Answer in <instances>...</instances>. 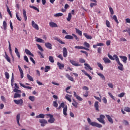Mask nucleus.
Segmentation results:
<instances>
[{"mask_svg":"<svg viewBox=\"0 0 130 130\" xmlns=\"http://www.w3.org/2000/svg\"><path fill=\"white\" fill-rule=\"evenodd\" d=\"M108 56L110 59H111V60H116L117 63L119 66H118V69L119 71H123V65L120 62V61H119V58H118V56H117L116 54H114L113 56H112V55L108 54Z\"/></svg>","mask_w":130,"mask_h":130,"instance_id":"nucleus-1","label":"nucleus"},{"mask_svg":"<svg viewBox=\"0 0 130 130\" xmlns=\"http://www.w3.org/2000/svg\"><path fill=\"white\" fill-rule=\"evenodd\" d=\"M87 121L90 125H92V126H96V127L101 128L102 127V125L101 124H99L96 122H91V119L90 118H87Z\"/></svg>","mask_w":130,"mask_h":130,"instance_id":"nucleus-2","label":"nucleus"},{"mask_svg":"<svg viewBox=\"0 0 130 130\" xmlns=\"http://www.w3.org/2000/svg\"><path fill=\"white\" fill-rule=\"evenodd\" d=\"M104 119H105V116H104V115H101L100 116V118H97V120L101 122V123H103V124H105V121H104Z\"/></svg>","mask_w":130,"mask_h":130,"instance_id":"nucleus-3","label":"nucleus"},{"mask_svg":"<svg viewBox=\"0 0 130 130\" xmlns=\"http://www.w3.org/2000/svg\"><path fill=\"white\" fill-rule=\"evenodd\" d=\"M39 122L41 123V126H45V124H47V121L44 119H40Z\"/></svg>","mask_w":130,"mask_h":130,"instance_id":"nucleus-4","label":"nucleus"},{"mask_svg":"<svg viewBox=\"0 0 130 130\" xmlns=\"http://www.w3.org/2000/svg\"><path fill=\"white\" fill-rule=\"evenodd\" d=\"M14 102L15 104L19 105L20 104V105H23V100L20 99V100H14Z\"/></svg>","mask_w":130,"mask_h":130,"instance_id":"nucleus-5","label":"nucleus"},{"mask_svg":"<svg viewBox=\"0 0 130 130\" xmlns=\"http://www.w3.org/2000/svg\"><path fill=\"white\" fill-rule=\"evenodd\" d=\"M31 26L36 30H39V26H38V24H36L33 20L31 22Z\"/></svg>","mask_w":130,"mask_h":130,"instance_id":"nucleus-6","label":"nucleus"},{"mask_svg":"<svg viewBox=\"0 0 130 130\" xmlns=\"http://www.w3.org/2000/svg\"><path fill=\"white\" fill-rule=\"evenodd\" d=\"M70 62L73 66H74L75 67H80L81 64L79 63V62H77V61L74 60H70Z\"/></svg>","mask_w":130,"mask_h":130,"instance_id":"nucleus-7","label":"nucleus"},{"mask_svg":"<svg viewBox=\"0 0 130 130\" xmlns=\"http://www.w3.org/2000/svg\"><path fill=\"white\" fill-rule=\"evenodd\" d=\"M63 57L68 56V50L66 47L63 48Z\"/></svg>","mask_w":130,"mask_h":130,"instance_id":"nucleus-8","label":"nucleus"},{"mask_svg":"<svg viewBox=\"0 0 130 130\" xmlns=\"http://www.w3.org/2000/svg\"><path fill=\"white\" fill-rule=\"evenodd\" d=\"M49 26L51 28H57V24L53 22H49Z\"/></svg>","mask_w":130,"mask_h":130,"instance_id":"nucleus-9","label":"nucleus"},{"mask_svg":"<svg viewBox=\"0 0 130 130\" xmlns=\"http://www.w3.org/2000/svg\"><path fill=\"white\" fill-rule=\"evenodd\" d=\"M74 95L75 97H76V99L78 100L79 101H83V99L81 98V96L77 95V93H76V91H74Z\"/></svg>","mask_w":130,"mask_h":130,"instance_id":"nucleus-10","label":"nucleus"},{"mask_svg":"<svg viewBox=\"0 0 130 130\" xmlns=\"http://www.w3.org/2000/svg\"><path fill=\"white\" fill-rule=\"evenodd\" d=\"M20 117H21V114H18L16 116V120H17V124L19 126H21V124H20Z\"/></svg>","mask_w":130,"mask_h":130,"instance_id":"nucleus-11","label":"nucleus"},{"mask_svg":"<svg viewBox=\"0 0 130 130\" xmlns=\"http://www.w3.org/2000/svg\"><path fill=\"white\" fill-rule=\"evenodd\" d=\"M106 117H107L108 121L110 122V123H113V119H112V118H111V117L110 115H106Z\"/></svg>","mask_w":130,"mask_h":130,"instance_id":"nucleus-12","label":"nucleus"},{"mask_svg":"<svg viewBox=\"0 0 130 130\" xmlns=\"http://www.w3.org/2000/svg\"><path fill=\"white\" fill-rule=\"evenodd\" d=\"M120 58L123 59L122 61L124 63H126V60H127V57L125 56H119Z\"/></svg>","mask_w":130,"mask_h":130,"instance_id":"nucleus-13","label":"nucleus"},{"mask_svg":"<svg viewBox=\"0 0 130 130\" xmlns=\"http://www.w3.org/2000/svg\"><path fill=\"white\" fill-rule=\"evenodd\" d=\"M94 107L96 111H99V102L97 101L94 102Z\"/></svg>","mask_w":130,"mask_h":130,"instance_id":"nucleus-14","label":"nucleus"},{"mask_svg":"<svg viewBox=\"0 0 130 130\" xmlns=\"http://www.w3.org/2000/svg\"><path fill=\"white\" fill-rule=\"evenodd\" d=\"M45 45L47 48H48V49H52V45L50 43H46Z\"/></svg>","mask_w":130,"mask_h":130,"instance_id":"nucleus-15","label":"nucleus"},{"mask_svg":"<svg viewBox=\"0 0 130 130\" xmlns=\"http://www.w3.org/2000/svg\"><path fill=\"white\" fill-rule=\"evenodd\" d=\"M103 59L105 63H110L111 62V61L107 57H104Z\"/></svg>","mask_w":130,"mask_h":130,"instance_id":"nucleus-16","label":"nucleus"},{"mask_svg":"<svg viewBox=\"0 0 130 130\" xmlns=\"http://www.w3.org/2000/svg\"><path fill=\"white\" fill-rule=\"evenodd\" d=\"M66 78L68 79V80H70V81H71V82H74V78L72 77L69 74H67L66 75Z\"/></svg>","mask_w":130,"mask_h":130,"instance_id":"nucleus-17","label":"nucleus"},{"mask_svg":"<svg viewBox=\"0 0 130 130\" xmlns=\"http://www.w3.org/2000/svg\"><path fill=\"white\" fill-rule=\"evenodd\" d=\"M25 52L26 54H28V55H31V56H34V55L32 53H31L30 50H28V49H25Z\"/></svg>","mask_w":130,"mask_h":130,"instance_id":"nucleus-18","label":"nucleus"},{"mask_svg":"<svg viewBox=\"0 0 130 130\" xmlns=\"http://www.w3.org/2000/svg\"><path fill=\"white\" fill-rule=\"evenodd\" d=\"M81 72L82 73H84V75H85V76H87L89 80H91L92 79V77L91 76H90V75H89V74L87 73V72L85 71V70H81Z\"/></svg>","mask_w":130,"mask_h":130,"instance_id":"nucleus-19","label":"nucleus"},{"mask_svg":"<svg viewBox=\"0 0 130 130\" xmlns=\"http://www.w3.org/2000/svg\"><path fill=\"white\" fill-rule=\"evenodd\" d=\"M57 65L59 67V70H62L64 68V65L63 64L60 63L59 62L57 63Z\"/></svg>","mask_w":130,"mask_h":130,"instance_id":"nucleus-20","label":"nucleus"},{"mask_svg":"<svg viewBox=\"0 0 130 130\" xmlns=\"http://www.w3.org/2000/svg\"><path fill=\"white\" fill-rule=\"evenodd\" d=\"M67 111H68V106H66L63 109V114L65 115V116H67V115H68Z\"/></svg>","mask_w":130,"mask_h":130,"instance_id":"nucleus-21","label":"nucleus"},{"mask_svg":"<svg viewBox=\"0 0 130 130\" xmlns=\"http://www.w3.org/2000/svg\"><path fill=\"white\" fill-rule=\"evenodd\" d=\"M15 52L17 56H18V57L20 58V57H21V55H20V53H19V50H18V48H15Z\"/></svg>","mask_w":130,"mask_h":130,"instance_id":"nucleus-22","label":"nucleus"},{"mask_svg":"<svg viewBox=\"0 0 130 130\" xmlns=\"http://www.w3.org/2000/svg\"><path fill=\"white\" fill-rule=\"evenodd\" d=\"M5 57L6 59L7 60V61H8V62H11V58H10V57H9V55L7 54V52H5Z\"/></svg>","mask_w":130,"mask_h":130,"instance_id":"nucleus-23","label":"nucleus"},{"mask_svg":"<svg viewBox=\"0 0 130 130\" xmlns=\"http://www.w3.org/2000/svg\"><path fill=\"white\" fill-rule=\"evenodd\" d=\"M19 84L21 86V87H23V88H25V89H29V90H31V89H32L31 87L26 86L25 85L23 84L22 83H19Z\"/></svg>","mask_w":130,"mask_h":130,"instance_id":"nucleus-24","label":"nucleus"},{"mask_svg":"<svg viewBox=\"0 0 130 130\" xmlns=\"http://www.w3.org/2000/svg\"><path fill=\"white\" fill-rule=\"evenodd\" d=\"M23 15L25 21H27V14H26V10L25 9H23Z\"/></svg>","mask_w":130,"mask_h":130,"instance_id":"nucleus-25","label":"nucleus"},{"mask_svg":"<svg viewBox=\"0 0 130 130\" xmlns=\"http://www.w3.org/2000/svg\"><path fill=\"white\" fill-rule=\"evenodd\" d=\"M75 30H76V32L77 33V34H78L80 36H82V35H83V33L82 31L79 30L78 28H76Z\"/></svg>","mask_w":130,"mask_h":130,"instance_id":"nucleus-26","label":"nucleus"},{"mask_svg":"<svg viewBox=\"0 0 130 130\" xmlns=\"http://www.w3.org/2000/svg\"><path fill=\"white\" fill-rule=\"evenodd\" d=\"M83 35L84 36H85V37H86L87 39H90V40L92 39V36L88 35L87 33L83 34Z\"/></svg>","mask_w":130,"mask_h":130,"instance_id":"nucleus-27","label":"nucleus"},{"mask_svg":"<svg viewBox=\"0 0 130 130\" xmlns=\"http://www.w3.org/2000/svg\"><path fill=\"white\" fill-rule=\"evenodd\" d=\"M36 118H44L45 115L43 114H40L36 116Z\"/></svg>","mask_w":130,"mask_h":130,"instance_id":"nucleus-28","label":"nucleus"},{"mask_svg":"<svg viewBox=\"0 0 130 130\" xmlns=\"http://www.w3.org/2000/svg\"><path fill=\"white\" fill-rule=\"evenodd\" d=\"M27 78L31 82H33L34 81V79H33V77H32V76H30V75L29 74L27 75Z\"/></svg>","mask_w":130,"mask_h":130,"instance_id":"nucleus-29","label":"nucleus"},{"mask_svg":"<svg viewBox=\"0 0 130 130\" xmlns=\"http://www.w3.org/2000/svg\"><path fill=\"white\" fill-rule=\"evenodd\" d=\"M55 120V119H54V118L52 117V118H50V119L48 120V122H49V123H53V122H54V121Z\"/></svg>","mask_w":130,"mask_h":130,"instance_id":"nucleus-30","label":"nucleus"},{"mask_svg":"<svg viewBox=\"0 0 130 130\" xmlns=\"http://www.w3.org/2000/svg\"><path fill=\"white\" fill-rule=\"evenodd\" d=\"M74 103H72V105L75 107V108H78V102H76L75 100H73Z\"/></svg>","mask_w":130,"mask_h":130,"instance_id":"nucleus-31","label":"nucleus"},{"mask_svg":"<svg viewBox=\"0 0 130 130\" xmlns=\"http://www.w3.org/2000/svg\"><path fill=\"white\" fill-rule=\"evenodd\" d=\"M49 60L50 62H52V63H53V62H54V59L53 58V57H52V56H49Z\"/></svg>","mask_w":130,"mask_h":130,"instance_id":"nucleus-32","label":"nucleus"},{"mask_svg":"<svg viewBox=\"0 0 130 130\" xmlns=\"http://www.w3.org/2000/svg\"><path fill=\"white\" fill-rule=\"evenodd\" d=\"M8 43H9V49L10 51V53L11 54L12 57H14L13 56V55L12 54V47H11V43L10 42V41H8Z\"/></svg>","mask_w":130,"mask_h":130,"instance_id":"nucleus-33","label":"nucleus"},{"mask_svg":"<svg viewBox=\"0 0 130 130\" xmlns=\"http://www.w3.org/2000/svg\"><path fill=\"white\" fill-rule=\"evenodd\" d=\"M66 39H70V40H73L74 39V37L72 36L71 35H67L65 36Z\"/></svg>","mask_w":130,"mask_h":130,"instance_id":"nucleus-34","label":"nucleus"},{"mask_svg":"<svg viewBox=\"0 0 130 130\" xmlns=\"http://www.w3.org/2000/svg\"><path fill=\"white\" fill-rule=\"evenodd\" d=\"M71 19H72V13H69L68 14V18H67V21H68V22H70Z\"/></svg>","mask_w":130,"mask_h":130,"instance_id":"nucleus-35","label":"nucleus"},{"mask_svg":"<svg viewBox=\"0 0 130 130\" xmlns=\"http://www.w3.org/2000/svg\"><path fill=\"white\" fill-rule=\"evenodd\" d=\"M84 66L86 67V68H87L88 70H90V71H93V69L91 68V67L90 66V65H89V64L84 63Z\"/></svg>","mask_w":130,"mask_h":130,"instance_id":"nucleus-36","label":"nucleus"},{"mask_svg":"<svg viewBox=\"0 0 130 130\" xmlns=\"http://www.w3.org/2000/svg\"><path fill=\"white\" fill-rule=\"evenodd\" d=\"M63 14L61 13H56V14L54 15V17H61L62 16H63Z\"/></svg>","mask_w":130,"mask_h":130,"instance_id":"nucleus-37","label":"nucleus"},{"mask_svg":"<svg viewBox=\"0 0 130 130\" xmlns=\"http://www.w3.org/2000/svg\"><path fill=\"white\" fill-rule=\"evenodd\" d=\"M36 41L37 42H40L41 43H44V41L43 40V39H40V38H37V39H36Z\"/></svg>","mask_w":130,"mask_h":130,"instance_id":"nucleus-38","label":"nucleus"},{"mask_svg":"<svg viewBox=\"0 0 130 130\" xmlns=\"http://www.w3.org/2000/svg\"><path fill=\"white\" fill-rule=\"evenodd\" d=\"M19 72L20 73L21 78L23 79L24 78V73L23 72V70H19Z\"/></svg>","mask_w":130,"mask_h":130,"instance_id":"nucleus-39","label":"nucleus"},{"mask_svg":"<svg viewBox=\"0 0 130 130\" xmlns=\"http://www.w3.org/2000/svg\"><path fill=\"white\" fill-rule=\"evenodd\" d=\"M97 64L99 68H100V70H101V71H103V66L99 62H98Z\"/></svg>","mask_w":130,"mask_h":130,"instance_id":"nucleus-40","label":"nucleus"},{"mask_svg":"<svg viewBox=\"0 0 130 130\" xmlns=\"http://www.w3.org/2000/svg\"><path fill=\"white\" fill-rule=\"evenodd\" d=\"M29 99L32 102H34V101H35V96H29Z\"/></svg>","mask_w":130,"mask_h":130,"instance_id":"nucleus-41","label":"nucleus"},{"mask_svg":"<svg viewBox=\"0 0 130 130\" xmlns=\"http://www.w3.org/2000/svg\"><path fill=\"white\" fill-rule=\"evenodd\" d=\"M113 20H114V21H115L116 23L118 24L119 22H118V20H117V17H116V15H114L113 16Z\"/></svg>","mask_w":130,"mask_h":130,"instance_id":"nucleus-42","label":"nucleus"},{"mask_svg":"<svg viewBox=\"0 0 130 130\" xmlns=\"http://www.w3.org/2000/svg\"><path fill=\"white\" fill-rule=\"evenodd\" d=\"M84 46H85V47H87V48H90V44L87 43V42H85L84 43Z\"/></svg>","mask_w":130,"mask_h":130,"instance_id":"nucleus-43","label":"nucleus"},{"mask_svg":"<svg viewBox=\"0 0 130 130\" xmlns=\"http://www.w3.org/2000/svg\"><path fill=\"white\" fill-rule=\"evenodd\" d=\"M98 76H100L103 80H105V76H104L103 74H102V73H98Z\"/></svg>","mask_w":130,"mask_h":130,"instance_id":"nucleus-44","label":"nucleus"},{"mask_svg":"<svg viewBox=\"0 0 130 130\" xmlns=\"http://www.w3.org/2000/svg\"><path fill=\"white\" fill-rule=\"evenodd\" d=\"M14 98H21V94L18 93H15Z\"/></svg>","mask_w":130,"mask_h":130,"instance_id":"nucleus-45","label":"nucleus"},{"mask_svg":"<svg viewBox=\"0 0 130 130\" xmlns=\"http://www.w3.org/2000/svg\"><path fill=\"white\" fill-rule=\"evenodd\" d=\"M37 45L38 48L39 49V50H41V51H44V50L43 49L42 47H41V46H40V45L37 44Z\"/></svg>","mask_w":130,"mask_h":130,"instance_id":"nucleus-46","label":"nucleus"},{"mask_svg":"<svg viewBox=\"0 0 130 130\" xmlns=\"http://www.w3.org/2000/svg\"><path fill=\"white\" fill-rule=\"evenodd\" d=\"M14 92L15 93H22V91L18 89V88H15L13 90Z\"/></svg>","mask_w":130,"mask_h":130,"instance_id":"nucleus-47","label":"nucleus"},{"mask_svg":"<svg viewBox=\"0 0 130 130\" xmlns=\"http://www.w3.org/2000/svg\"><path fill=\"white\" fill-rule=\"evenodd\" d=\"M3 27L4 30H7V22L5 21L3 22Z\"/></svg>","mask_w":130,"mask_h":130,"instance_id":"nucleus-48","label":"nucleus"},{"mask_svg":"<svg viewBox=\"0 0 130 130\" xmlns=\"http://www.w3.org/2000/svg\"><path fill=\"white\" fill-rule=\"evenodd\" d=\"M125 95V93L124 92H122L119 94H118V97H119L120 98H121L122 97H123Z\"/></svg>","mask_w":130,"mask_h":130,"instance_id":"nucleus-49","label":"nucleus"},{"mask_svg":"<svg viewBox=\"0 0 130 130\" xmlns=\"http://www.w3.org/2000/svg\"><path fill=\"white\" fill-rule=\"evenodd\" d=\"M48 70H50V67L46 66L45 68V72L47 73L48 72Z\"/></svg>","mask_w":130,"mask_h":130,"instance_id":"nucleus-50","label":"nucleus"},{"mask_svg":"<svg viewBox=\"0 0 130 130\" xmlns=\"http://www.w3.org/2000/svg\"><path fill=\"white\" fill-rule=\"evenodd\" d=\"M108 86L109 87V88H111V89H112L114 87L113 84L110 82L108 83Z\"/></svg>","mask_w":130,"mask_h":130,"instance_id":"nucleus-51","label":"nucleus"},{"mask_svg":"<svg viewBox=\"0 0 130 130\" xmlns=\"http://www.w3.org/2000/svg\"><path fill=\"white\" fill-rule=\"evenodd\" d=\"M106 24L107 25V27H108V28L110 27V22L108 20L106 21Z\"/></svg>","mask_w":130,"mask_h":130,"instance_id":"nucleus-52","label":"nucleus"},{"mask_svg":"<svg viewBox=\"0 0 130 130\" xmlns=\"http://www.w3.org/2000/svg\"><path fill=\"white\" fill-rule=\"evenodd\" d=\"M53 105L54 107H57V106H58V104H57V102H56V101H54L53 102Z\"/></svg>","mask_w":130,"mask_h":130,"instance_id":"nucleus-53","label":"nucleus"},{"mask_svg":"<svg viewBox=\"0 0 130 130\" xmlns=\"http://www.w3.org/2000/svg\"><path fill=\"white\" fill-rule=\"evenodd\" d=\"M109 11L112 15L114 14V11H113V9H112V8L109 7Z\"/></svg>","mask_w":130,"mask_h":130,"instance_id":"nucleus-54","label":"nucleus"},{"mask_svg":"<svg viewBox=\"0 0 130 130\" xmlns=\"http://www.w3.org/2000/svg\"><path fill=\"white\" fill-rule=\"evenodd\" d=\"M5 75L6 79H10V75L9 74V73L5 72Z\"/></svg>","mask_w":130,"mask_h":130,"instance_id":"nucleus-55","label":"nucleus"},{"mask_svg":"<svg viewBox=\"0 0 130 130\" xmlns=\"http://www.w3.org/2000/svg\"><path fill=\"white\" fill-rule=\"evenodd\" d=\"M75 48L76 49H83L84 48V47L83 46H76L75 47Z\"/></svg>","mask_w":130,"mask_h":130,"instance_id":"nucleus-56","label":"nucleus"},{"mask_svg":"<svg viewBox=\"0 0 130 130\" xmlns=\"http://www.w3.org/2000/svg\"><path fill=\"white\" fill-rule=\"evenodd\" d=\"M124 110L126 112H130V108L129 107H125Z\"/></svg>","mask_w":130,"mask_h":130,"instance_id":"nucleus-57","label":"nucleus"},{"mask_svg":"<svg viewBox=\"0 0 130 130\" xmlns=\"http://www.w3.org/2000/svg\"><path fill=\"white\" fill-rule=\"evenodd\" d=\"M123 123H124V124H125V125H128V124H129V123H128V121H127V120H124L123 121Z\"/></svg>","mask_w":130,"mask_h":130,"instance_id":"nucleus-58","label":"nucleus"},{"mask_svg":"<svg viewBox=\"0 0 130 130\" xmlns=\"http://www.w3.org/2000/svg\"><path fill=\"white\" fill-rule=\"evenodd\" d=\"M79 62H81V63H84L86 62V61L84 59L80 58Z\"/></svg>","mask_w":130,"mask_h":130,"instance_id":"nucleus-59","label":"nucleus"},{"mask_svg":"<svg viewBox=\"0 0 130 130\" xmlns=\"http://www.w3.org/2000/svg\"><path fill=\"white\" fill-rule=\"evenodd\" d=\"M72 36L74 37V38L76 39V40H77V41H79V38H78V37L76 35L73 34Z\"/></svg>","mask_w":130,"mask_h":130,"instance_id":"nucleus-60","label":"nucleus"},{"mask_svg":"<svg viewBox=\"0 0 130 130\" xmlns=\"http://www.w3.org/2000/svg\"><path fill=\"white\" fill-rule=\"evenodd\" d=\"M110 43H111V41L110 40H108L106 42V44L107 45V46H109L110 45Z\"/></svg>","mask_w":130,"mask_h":130,"instance_id":"nucleus-61","label":"nucleus"},{"mask_svg":"<svg viewBox=\"0 0 130 130\" xmlns=\"http://www.w3.org/2000/svg\"><path fill=\"white\" fill-rule=\"evenodd\" d=\"M95 98V99H96V100H98L99 101V102H101L102 100H101V99L98 96H94Z\"/></svg>","mask_w":130,"mask_h":130,"instance_id":"nucleus-62","label":"nucleus"},{"mask_svg":"<svg viewBox=\"0 0 130 130\" xmlns=\"http://www.w3.org/2000/svg\"><path fill=\"white\" fill-rule=\"evenodd\" d=\"M16 16L17 20H18V21H21V17H19V15H18L17 13L16 14Z\"/></svg>","mask_w":130,"mask_h":130,"instance_id":"nucleus-63","label":"nucleus"},{"mask_svg":"<svg viewBox=\"0 0 130 130\" xmlns=\"http://www.w3.org/2000/svg\"><path fill=\"white\" fill-rule=\"evenodd\" d=\"M1 99L2 101H3V102H5V101H6V98H5V96L2 95V96H1Z\"/></svg>","mask_w":130,"mask_h":130,"instance_id":"nucleus-64","label":"nucleus"}]
</instances>
